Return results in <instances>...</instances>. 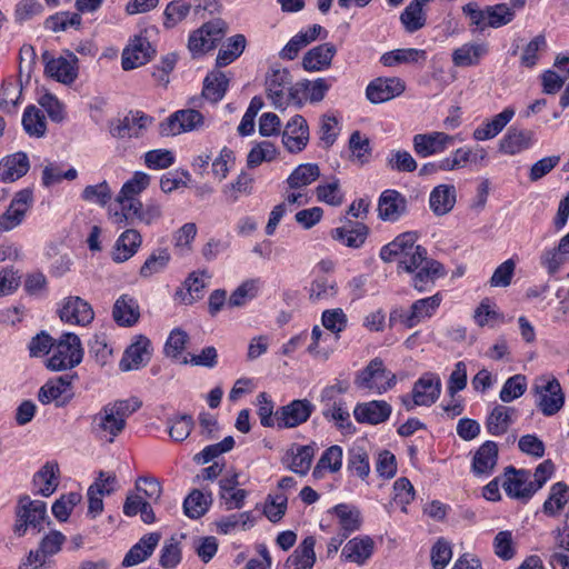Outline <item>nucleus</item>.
<instances>
[{
    "label": "nucleus",
    "mask_w": 569,
    "mask_h": 569,
    "mask_svg": "<svg viewBox=\"0 0 569 569\" xmlns=\"http://www.w3.org/2000/svg\"><path fill=\"white\" fill-rule=\"evenodd\" d=\"M277 149L269 141H262L254 146L247 157V166L249 168H256L263 161H271L276 158Z\"/></svg>",
    "instance_id": "69168bd1"
},
{
    "label": "nucleus",
    "mask_w": 569,
    "mask_h": 569,
    "mask_svg": "<svg viewBox=\"0 0 569 569\" xmlns=\"http://www.w3.org/2000/svg\"><path fill=\"white\" fill-rule=\"evenodd\" d=\"M141 234L134 229H127L116 241L112 258L116 262L129 260L141 246Z\"/></svg>",
    "instance_id": "58836bf2"
},
{
    "label": "nucleus",
    "mask_w": 569,
    "mask_h": 569,
    "mask_svg": "<svg viewBox=\"0 0 569 569\" xmlns=\"http://www.w3.org/2000/svg\"><path fill=\"white\" fill-rule=\"evenodd\" d=\"M349 149L351 151L350 159L352 162L363 166L370 161V140L361 134L360 131H355L351 133L349 139Z\"/></svg>",
    "instance_id": "864d4df0"
},
{
    "label": "nucleus",
    "mask_w": 569,
    "mask_h": 569,
    "mask_svg": "<svg viewBox=\"0 0 569 569\" xmlns=\"http://www.w3.org/2000/svg\"><path fill=\"white\" fill-rule=\"evenodd\" d=\"M151 357V342L144 336H138L124 351L120 360V369L122 371L137 370L146 366Z\"/></svg>",
    "instance_id": "4be33fe9"
},
{
    "label": "nucleus",
    "mask_w": 569,
    "mask_h": 569,
    "mask_svg": "<svg viewBox=\"0 0 569 569\" xmlns=\"http://www.w3.org/2000/svg\"><path fill=\"white\" fill-rule=\"evenodd\" d=\"M456 188L452 184H439L430 193V209L436 216H445L456 203Z\"/></svg>",
    "instance_id": "ea45409f"
},
{
    "label": "nucleus",
    "mask_w": 569,
    "mask_h": 569,
    "mask_svg": "<svg viewBox=\"0 0 569 569\" xmlns=\"http://www.w3.org/2000/svg\"><path fill=\"white\" fill-rule=\"evenodd\" d=\"M29 169L30 161L26 152L9 154L0 161V180L13 182L26 176Z\"/></svg>",
    "instance_id": "c85d7f7f"
},
{
    "label": "nucleus",
    "mask_w": 569,
    "mask_h": 569,
    "mask_svg": "<svg viewBox=\"0 0 569 569\" xmlns=\"http://www.w3.org/2000/svg\"><path fill=\"white\" fill-rule=\"evenodd\" d=\"M315 406L308 399H295L276 411V425L279 429L296 428L310 418Z\"/></svg>",
    "instance_id": "f8f14e48"
},
{
    "label": "nucleus",
    "mask_w": 569,
    "mask_h": 569,
    "mask_svg": "<svg viewBox=\"0 0 569 569\" xmlns=\"http://www.w3.org/2000/svg\"><path fill=\"white\" fill-rule=\"evenodd\" d=\"M153 53L154 50L150 42L147 39L138 38L129 48L124 49L121 61L122 68L124 70L138 68L147 63Z\"/></svg>",
    "instance_id": "2f4dec72"
},
{
    "label": "nucleus",
    "mask_w": 569,
    "mask_h": 569,
    "mask_svg": "<svg viewBox=\"0 0 569 569\" xmlns=\"http://www.w3.org/2000/svg\"><path fill=\"white\" fill-rule=\"evenodd\" d=\"M431 0H412L401 12L400 21L405 30L413 33L426 26L427 16L423 6Z\"/></svg>",
    "instance_id": "a18cd8bd"
},
{
    "label": "nucleus",
    "mask_w": 569,
    "mask_h": 569,
    "mask_svg": "<svg viewBox=\"0 0 569 569\" xmlns=\"http://www.w3.org/2000/svg\"><path fill=\"white\" fill-rule=\"evenodd\" d=\"M71 57V60L63 57L49 59V52L46 51L42 54L46 61V73L64 84L72 83L77 78V69L74 67L77 58L74 56Z\"/></svg>",
    "instance_id": "bb28decb"
},
{
    "label": "nucleus",
    "mask_w": 569,
    "mask_h": 569,
    "mask_svg": "<svg viewBox=\"0 0 569 569\" xmlns=\"http://www.w3.org/2000/svg\"><path fill=\"white\" fill-rule=\"evenodd\" d=\"M81 495L79 492H69L62 495L52 505V513L59 521H67L72 509L81 501Z\"/></svg>",
    "instance_id": "774afa93"
},
{
    "label": "nucleus",
    "mask_w": 569,
    "mask_h": 569,
    "mask_svg": "<svg viewBox=\"0 0 569 569\" xmlns=\"http://www.w3.org/2000/svg\"><path fill=\"white\" fill-rule=\"evenodd\" d=\"M441 386V380L436 373H423L412 388L415 403L426 407L433 405L440 397Z\"/></svg>",
    "instance_id": "412c9836"
},
{
    "label": "nucleus",
    "mask_w": 569,
    "mask_h": 569,
    "mask_svg": "<svg viewBox=\"0 0 569 569\" xmlns=\"http://www.w3.org/2000/svg\"><path fill=\"white\" fill-rule=\"evenodd\" d=\"M368 227L361 222L347 220L342 227L335 228L331 237L349 248H360L368 236Z\"/></svg>",
    "instance_id": "cd10ccee"
},
{
    "label": "nucleus",
    "mask_w": 569,
    "mask_h": 569,
    "mask_svg": "<svg viewBox=\"0 0 569 569\" xmlns=\"http://www.w3.org/2000/svg\"><path fill=\"white\" fill-rule=\"evenodd\" d=\"M462 12L470 19V26L479 30L486 28H500L510 23L515 18V11L506 3H498L480 9L477 2H469L462 7Z\"/></svg>",
    "instance_id": "7ed1b4c3"
},
{
    "label": "nucleus",
    "mask_w": 569,
    "mask_h": 569,
    "mask_svg": "<svg viewBox=\"0 0 569 569\" xmlns=\"http://www.w3.org/2000/svg\"><path fill=\"white\" fill-rule=\"evenodd\" d=\"M320 177V169L316 163H303L298 166L287 179L291 189H300L311 184Z\"/></svg>",
    "instance_id": "8fccbe9b"
},
{
    "label": "nucleus",
    "mask_w": 569,
    "mask_h": 569,
    "mask_svg": "<svg viewBox=\"0 0 569 569\" xmlns=\"http://www.w3.org/2000/svg\"><path fill=\"white\" fill-rule=\"evenodd\" d=\"M228 86L227 76L220 70H213L203 81L202 97L216 103L224 97Z\"/></svg>",
    "instance_id": "49530a36"
},
{
    "label": "nucleus",
    "mask_w": 569,
    "mask_h": 569,
    "mask_svg": "<svg viewBox=\"0 0 569 569\" xmlns=\"http://www.w3.org/2000/svg\"><path fill=\"white\" fill-rule=\"evenodd\" d=\"M53 353L48 359V368L53 371L72 369L82 361L83 350L80 338L71 332L63 333L53 343Z\"/></svg>",
    "instance_id": "20e7f679"
},
{
    "label": "nucleus",
    "mask_w": 569,
    "mask_h": 569,
    "mask_svg": "<svg viewBox=\"0 0 569 569\" xmlns=\"http://www.w3.org/2000/svg\"><path fill=\"white\" fill-rule=\"evenodd\" d=\"M453 141L452 136L440 131L418 133L412 139L413 150L421 158L443 152Z\"/></svg>",
    "instance_id": "dca6fc26"
},
{
    "label": "nucleus",
    "mask_w": 569,
    "mask_h": 569,
    "mask_svg": "<svg viewBox=\"0 0 569 569\" xmlns=\"http://www.w3.org/2000/svg\"><path fill=\"white\" fill-rule=\"evenodd\" d=\"M152 122V118L141 111H130L122 119L110 121L109 131L114 138H138Z\"/></svg>",
    "instance_id": "4468645a"
},
{
    "label": "nucleus",
    "mask_w": 569,
    "mask_h": 569,
    "mask_svg": "<svg viewBox=\"0 0 569 569\" xmlns=\"http://www.w3.org/2000/svg\"><path fill=\"white\" fill-rule=\"evenodd\" d=\"M203 116L194 109L179 110L172 113L167 121L160 124L161 136H176L192 131L203 126Z\"/></svg>",
    "instance_id": "ddd939ff"
},
{
    "label": "nucleus",
    "mask_w": 569,
    "mask_h": 569,
    "mask_svg": "<svg viewBox=\"0 0 569 569\" xmlns=\"http://www.w3.org/2000/svg\"><path fill=\"white\" fill-rule=\"evenodd\" d=\"M440 303L441 296L439 293L428 298L419 299L411 305L410 311L408 312L402 310L392 311L390 313V322L392 323L399 321L405 327L411 329L423 319L432 317V315L439 308Z\"/></svg>",
    "instance_id": "1a4fd4ad"
},
{
    "label": "nucleus",
    "mask_w": 569,
    "mask_h": 569,
    "mask_svg": "<svg viewBox=\"0 0 569 569\" xmlns=\"http://www.w3.org/2000/svg\"><path fill=\"white\" fill-rule=\"evenodd\" d=\"M206 272H191L189 277L184 280L183 287L179 288L176 291V299L186 306L192 305L194 301L199 300L203 296V289L206 287V282L203 277Z\"/></svg>",
    "instance_id": "4c0bfd02"
},
{
    "label": "nucleus",
    "mask_w": 569,
    "mask_h": 569,
    "mask_svg": "<svg viewBox=\"0 0 569 569\" xmlns=\"http://www.w3.org/2000/svg\"><path fill=\"white\" fill-rule=\"evenodd\" d=\"M81 24V17L76 12H59L46 20V28L53 31H64L69 27L78 28Z\"/></svg>",
    "instance_id": "338daca9"
},
{
    "label": "nucleus",
    "mask_w": 569,
    "mask_h": 569,
    "mask_svg": "<svg viewBox=\"0 0 569 569\" xmlns=\"http://www.w3.org/2000/svg\"><path fill=\"white\" fill-rule=\"evenodd\" d=\"M527 390V378L523 375H515L508 378L500 391L502 402H511L520 398Z\"/></svg>",
    "instance_id": "680f3d73"
},
{
    "label": "nucleus",
    "mask_w": 569,
    "mask_h": 569,
    "mask_svg": "<svg viewBox=\"0 0 569 569\" xmlns=\"http://www.w3.org/2000/svg\"><path fill=\"white\" fill-rule=\"evenodd\" d=\"M161 539L159 532L144 535L134 546L130 548L123 558V567H132L148 559Z\"/></svg>",
    "instance_id": "c756f323"
},
{
    "label": "nucleus",
    "mask_w": 569,
    "mask_h": 569,
    "mask_svg": "<svg viewBox=\"0 0 569 569\" xmlns=\"http://www.w3.org/2000/svg\"><path fill=\"white\" fill-rule=\"evenodd\" d=\"M418 234L416 232H403L391 242L383 246L380 250V258L385 262L397 260L398 262L406 258L413 247L417 246Z\"/></svg>",
    "instance_id": "393cba45"
},
{
    "label": "nucleus",
    "mask_w": 569,
    "mask_h": 569,
    "mask_svg": "<svg viewBox=\"0 0 569 569\" xmlns=\"http://www.w3.org/2000/svg\"><path fill=\"white\" fill-rule=\"evenodd\" d=\"M515 116L513 108H506L496 114L491 120L486 121L475 129L472 137L477 141H485L498 136Z\"/></svg>",
    "instance_id": "e433bc0d"
},
{
    "label": "nucleus",
    "mask_w": 569,
    "mask_h": 569,
    "mask_svg": "<svg viewBox=\"0 0 569 569\" xmlns=\"http://www.w3.org/2000/svg\"><path fill=\"white\" fill-rule=\"evenodd\" d=\"M253 522L254 518L252 512L244 511L222 517L217 522V527L220 533L228 535L238 527H240L242 530H247L253 526Z\"/></svg>",
    "instance_id": "6e6d98bb"
},
{
    "label": "nucleus",
    "mask_w": 569,
    "mask_h": 569,
    "mask_svg": "<svg viewBox=\"0 0 569 569\" xmlns=\"http://www.w3.org/2000/svg\"><path fill=\"white\" fill-rule=\"evenodd\" d=\"M170 261V254L167 249H161L157 253H151L140 268V276L149 278L154 273L162 271Z\"/></svg>",
    "instance_id": "0e129e2a"
},
{
    "label": "nucleus",
    "mask_w": 569,
    "mask_h": 569,
    "mask_svg": "<svg viewBox=\"0 0 569 569\" xmlns=\"http://www.w3.org/2000/svg\"><path fill=\"white\" fill-rule=\"evenodd\" d=\"M533 132L530 130L510 128L500 140L499 151L506 154H517L532 144Z\"/></svg>",
    "instance_id": "72a5a7b5"
},
{
    "label": "nucleus",
    "mask_w": 569,
    "mask_h": 569,
    "mask_svg": "<svg viewBox=\"0 0 569 569\" xmlns=\"http://www.w3.org/2000/svg\"><path fill=\"white\" fill-rule=\"evenodd\" d=\"M246 48V38L242 34H236L228 39V42L224 43L218 52L217 56V67H226L233 62L244 50Z\"/></svg>",
    "instance_id": "3c124183"
},
{
    "label": "nucleus",
    "mask_w": 569,
    "mask_h": 569,
    "mask_svg": "<svg viewBox=\"0 0 569 569\" xmlns=\"http://www.w3.org/2000/svg\"><path fill=\"white\" fill-rule=\"evenodd\" d=\"M397 377L387 370L382 359H372L355 378V385L360 389L375 390L378 395L392 389Z\"/></svg>",
    "instance_id": "423d86ee"
},
{
    "label": "nucleus",
    "mask_w": 569,
    "mask_h": 569,
    "mask_svg": "<svg viewBox=\"0 0 569 569\" xmlns=\"http://www.w3.org/2000/svg\"><path fill=\"white\" fill-rule=\"evenodd\" d=\"M191 4L184 0H173L169 2L164 9L163 26L167 29L174 28L182 22L189 14Z\"/></svg>",
    "instance_id": "bf43d9fd"
},
{
    "label": "nucleus",
    "mask_w": 569,
    "mask_h": 569,
    "mask_svg": "<svg viewBox=\"0 0 569 569\" xmlns=\"http://www.w3.org/2000/svg\"><path fill=\"white\" fill-rule=\"evenodd\" d=\"M398 268L415 273L412 284L418 291H423L429 282L446 274L443 266L428 258L427 249L420 244L413 247L412 251L398 262Z\"/></svg>",
    "instance_id": "f03ea898"
},
{
    "label": "nucleus",
    "mask_w": 569,
    "mask_h": 569,
    "mask_svg": "<svg viewBox=\"0 0 569 569\" xmlns=\"http://www.w3.org/2000/svg\"><path fill=\"white\" fill-rule=\"evenodd\" d=\"M292 78L287 69L273 68L267 74L266 90L267 96L276 108H284L293 103L290 96V88H292Z\"/></svg>",
    "instance_id": "9d476101"
},
{
    "label": "nucleus",
    "mask_w": 569,
    "mask_h": 569,
    "mask_svg": "<svg viewBox=\"0 0 569 569\" xmlns=\"http://www.w3.org/2000/svg\"><path fill=\"white\" fill-rule=\"evenodd\" d=\"M24 131L31 137H43L47 131L44 114L36 106H28L22 116Z\"/></svg>",
    "instance_id": "603ef678"
},
{
    "label": "nucleus",
    "mask_w": 569,
    "mask_h": 569,
    "mask_svg": "<svg viewBox=\"0 0 569 569\" xmlns=\"http://www.w3.org/2000/svg\"><path fill=\"white\" fill-rule=\"evenodd\" d=\"M532 390L538 397L537 407L545 416H553L563 407L565 393L556 377L551 375L537 377Z\"/></svg>",
    "instance_id": "39448f33"
},
{
    "label": "nucleus",
    "mask_w": 569,
    "mask_h": 569,
    "mask_svg": "<svg viewBox=\"0 0 569 569\" xmlns=\"http://www.w3.org/2000/svg\"><path fill=\"white\" fill-rule=\"evenodd\" d=\"M427 53L420 49H396L381 56L380 62L386 67H393L401 63L417 62L419 59L426 60Z\"/></svg>",
    "instance_id": "09e8293b"
},
{
    "label": "nucleus",
    "mask_w": 569,
    "mask_h": 569,
    "mask_svg": "<svg viewBox=\"0 0 569 569\" xmlns=\"http://www.w3.org/2000/svg\"><path fill=\"white\" fill-rule=\"evenodd\" d=\"M59 467L56 462H47L33 476V486L37 488L36 493L43 497L51 496L58 488Z\"/></svg>",
    "instance_id": "37998d69"
},
{
    "label": "nucleus",
    "mask_w": 569,
    "mask_h": 569,
    "mask_svg": "<svg viewBox=\"0 0 569 569\" xmlns=\"http://www.w3.org/2000/svg\"><path fill=\"white\" fill-rule=\"evenodd\" d=\"M313 456L315 449L312 446L292 445L291 448L287 451L283 458V462L295 473L305 476L308 473L311 467Z\"/></svg>",
    "instance_id": "7c9ffc66"
},
{
    "label": "nucleus",
    "mask_w": 569,
    "mask_h": 569,
    "mask_svg": "<svg viewBox=\"0 0 569 569\" xmlns=\"http://www.w3.org/2000/svg\"><path fill=\"white\" fill-rule=\"evenodd\" d=\"M342 465V449L335 445L329 447L320 457L316 468L313 469V477L320 478L323 469H329L331 472H337L341 469Z\"/></svg>",
    "instance_id": "4d7b16f0"
},
{
    "label": "nucleus",
    "mask_w": 569,
    "mask_h": 569,
    "mask_svg": "<svg viewBox=\"0 0 569 569\" xmlns=\"http://www.w3.org/2000/svg\"><path fill=\"white\" fill-rule=\"evenodd\" d=\"M112 317L119 326H133L140 317L138 302L127 295L121 296L113 306Z\"/></svg>",
    "instance_id": "79ce46f5"
},
{
    "label": "nucleus",
    "mask_w": 569,
    "mask_h": 569,
    "mask_svg": "<svg viewBox=\"0 0 569 569\" xmlns=\"http://www.w3.org/2000/svg\"><path fill=\"white\" fill-rule=\"evenodd\" d=\"M322 416L328 421H333L336 427L340 430H350L352 423L350 421V413L345 407V402L339 400L330 406L322 408Z\"/></svg>",
    "instance_id": "052dcab7"
},
{
    "label": "nucleus",
    "mask_w": 569,
    "mask_h": 569,
    "mask_svg": "<svg viewBox=\"0 0 569 569\" xmlns=\"http://www.w3.org/2000/svg\"><path fill=\"white\" fill-rule=\"evenodd\" d=\"M209 500L198 489L192 490L183 501L186 516L192 519L200 518L208 510Z\"/></svg>",
    "instance_id": "e2e57ef3"
},
{
    "label": "nucleus",
    "mask_w": 569,
    "mask_h": 569,
    "mask_svg": "<svg viewBox=\"0 0 569 569\" xmlns=\"http://www.w3.org/2000/svg\"><path fill=\"white\" fill-rule=\"evenodd\" d=\"M348 470L359 478L366 479L370 472L368 452L360 446L352 447L348 452Z\"/></svg>",
    "instance_id": "13d9d810"
},
{
    "label": "nucleus",
    "mask_w": 569,
    "mask_h": 569,
    "mask_svg": "<svg viewBox=\"0 0 569 569\" xmlns=\"http://www.w3.org/2000/svg\"><path fill=\"white\" fill-rule=\"evenodd\" d=\"M17 521L13 531L19 537H22L28 527L38 528L47 517V505L41 500H31L29 496L20 497L17 505Z\"/></svg>",
    "instance_id": "0eeeda50"
},
{
    "label": "nucleus",
    "mask_w": 569,
    "mask_h": 569,
    "mask_svg": "<svg viewBox=\"0 0 569 569\" xmlns=\"http://www.w3.org/2000/svg\"><path fill=\"white\" fill-rule=\"evenodd\" d=\"M498 461V446L493 441H486L476 451L472 460V469L477 475H489Z\"/></svg>",
    "instance_id": "a19ab883"
},
{
    "label": "nucleus",
    "mask_w": 569,
    "mask_h": 569,
    "mask_svg": "<svg viewBox=\"0 0 569 569\" xmlns=\"http://www.w3.org/2000/svg\"><path fill=\"white\" fill-rule=\"evenodd\" d=\"M332 511L339 518L341 529L345 531L343 538L349 533L358 530L361 525L360 512L357 509H351L347 505H337Z\"/></svg>",
    "instance_id": "5fc2aeb1"
},
{
    "label": "nucleus",
    "mask_w": 569,
    "mask_h": 569,
    "mask_svg": "<svg viewBox=\"0 0 569 569\" xmlns=\"http://www.w3.org/2000/svg\"><path fill=\"white\" fill-rule=\"evenodd\" d=\"M517 410L502 405L496 406L486 420V429L492 436L505 435L513 423Z\"/></svg>",
    "instance_id": "473e14b6"
},
{
    "label": "nucleus",
    "mask_w": 569,
    "mask_h": 569,
    "mask_svg": "<svg viewBox=\"0 0 569 569\" xmlns=\"http://www.w3.org/2000/svg\"><path fill=\"white\" fill-rule=\"evenodd\" d=\"M373 552V540L370 537H356L349 540L341 552V558L348 562L362 565Z\"/></svg>",
    "instance_id": "f704fd0d"
},
{
    "label": "nucleus",
    "mask_w": 569,
    "mask_h": 569,
    "mask_svg": "<svg viewBox=\"0 0 569 569\" xmlns=\"http://www.w3.org/2000/svg\"><path fill=\"white\" fill-rule=\"evenodd\" d=\"M407 211V199L397 190H385L378 201V216L383 221H397Z\"/></svg>",
    "instance_id": "5701e85b"
},
{
    "label": "nucleus",
    "mask_w": 569,
    "mask_h": 569,
    "mask_svg": "<svg viewBox=\"0 0 569 569\" xmlns=\"http://www.w3.org/2000/svg\"><path fill=\"white\" fill-rule=\"evenodd\" d=\"M331 84L325 78H318L315 81L301 80L290 88V96L293 103L301 106L305 100L309 99L310 102H320L323 100L327 91Z\"/></svg>",
    "instance_id": "aec40b11"
},
{
    "label": "nucleus",
    "mask_w": 569,
    "mask_h": 569,
    "mask_svg": "<svg viewBox=\"0 0 569 569\" xmlns=\"http://www.w3.org/2000/svg\"><path fill=\"white\" fill-rule=\"evenodd\" d=\"M337 53V48L330 42H325L307 51L302 58L305 70L315 72L322 71L331 66V61Z\"/></svg>",
    "instance_id": "a878e982"
},
{
    "label": "nucleus",
    "mask_w": 569,
    "mask_h": 569,
    "mask_svg": "<svg viewBox=\"0 0 569 569\" xmlns=\"http://www.w3.org/2000/svg\"><path fill=\"white\" fill-rule=\"evenodd\" d=\"M63 322L78 326L89 325L94 317L91 306L80 297H68L59 310Z\"/></svg>",
    "instance_id": "a211bd4d"
},
{
    "label": "nucleus",
    "mask_w": 569,
    "mask_h": 569,
    "mask_svg": "<svg viewBox=\"0 0 569 569\" xmlns=\"http://www.w3.org/2000/svg\"><path fill=\"white\" fill-rule=\"evenodd\" d=\"M406 90V83L398 77L377 78L372 80L367 89L366 96L371 103H382L399 97Z\"/></svg>",
    "instance_id": "2eb2a0df"
},
{
    "label": "nucleus",
    "mask_w": 569,
    "mask_h": 569,
    "mask_svg": "<svg viewBox=\"0 0 569 569\" xmlns=\"http://www.w3.org/2000/svg\"><path fill=\"white\" fill-rule=\"evenodd\" d=\"M32 200L33 197L30 189L17 192L7 211L0 216V228L8 231L19 226Z\"/></svg>",
    "instance_id": "6ab92c4d"
},
{
    "label": "nucleus",
    "mask_w": 569,
    "mask_h": 569,
    "mask_svg": "<svg viewBox=\"0 0 569 569\" xmlns=\"http://www.w3.org/2000/svg\"><path fill=\"white\" fill-rule=\"evenodd\" d=\"M487 53L486 43L468 42L453 50L452 62L456 67L477 66Z\"/></svg>",
    "instance_id": "c03bdc74"
},
{
    "label": "nucleus",
    "mask_w": 569,
    "mask_h": 569,
    "mask_svg": "<svg viewBox=\"0 0 569 569\" xmlns=\"http://www.w3.org/2000/svg\"><path fill=\"white\" fill-rule=\"evenodd\" d=\"M308 141V123L302 116L296 114L288 121L282 132V143L289 152L297 153L306 148Z\"/></svg>",
    "instance_id": "f3484780"
},
{
    "label": "nucleus",
    "mask_w": 569,
    "mask_h": 569,
    "mask_svg": "<svg viewBox=\"0 0 569 569\" xmlns=\"http://www.w3.org/2000/svg\"><path fill=\"white\" fill-rule=\"evenodd\" d=\"M315 545L316 540L312 536L306 537L288 557L286 567L289 569H312L316 562Z\"/></svg>",
    "instance_id": "c9c22d12"
},
{
    "label": "nucleus",
    "mask_w": 569,
    "mask_h": 569,
    "mask_svg": "<svg viewBox=\"0 0 569 569\" xmlns=\"http://www.w3.org/2000/svg\"><path fill=\"white\" fill-rule=\"evenodd\" d=\"M227 23L214 19L193 31L188 41V48L193 54H202L213 49L226 36Z\"/></svg>",
    "instance_id": "6e6552de"
},
{
    "label": "nucleus",
    "mask_w": 569,
    "mask_h": 569,
    "mask_svg": "<svg viewBox=\"0 0 569 569\" xmlns=\"http://www.w3.org/2000/svg\"><path fill=\"white\" fill-rule=\"evenodd\" d=\"M141 406L142 402L136 397L109 402L93 416L91 429L97 436L107 438V441L112 443L124 430L127 419Z\"/></svg>",
    "instance_id": "f257e3e1"
},
{
    "label": "nucleus",
    "mask_w": 569,
    "mask_h": 569,
    "mask_svg": "<svg viewBox=\"0 0 569 569\" xmlns=\"http://www.w3.org/2000/svg\"><path fill=\"white\" fill-rule=\"evenodd\" d=\"M569 501V486L562 481L556 482L550 488L548 499L543 502V512L557 516Z\"/></svg>",
    "instance_id": "de8ad7c7"
},
{
    "label": "nucleus",
    "mask_w": 569,
    "mask_h": 569,
    "mask_svg": "<svg viewBox=\"0 0 569 569\" xmlns=\"http://www.w3.org/2000/svg\"><path fill=\"white\" fill-rule=\"evenodd\" d=\"M529 470L516 469L512 466L505 468L501 487L508 497L527 501L533 493L535 488L530 480Z\"/></svg>",
    "instance_id": "9b49d317"
},
{
    "label": "nucleus",
    "mask_w": 569,
    "mask_h": 569,
    "mask_svg": "<svg viewBox=\"0 0 569 569\" xmlns=\"http://www.w3.org/2000/svg\"><path fill=\"white\" fill-rule=\"evenodd\" d=\"M392 408L385 400H372L358 403L353 409L355 419L359 423L378 425L389 419Z\"/></svg>",
    "instance_id": "b1692460"
}]
</instances>
